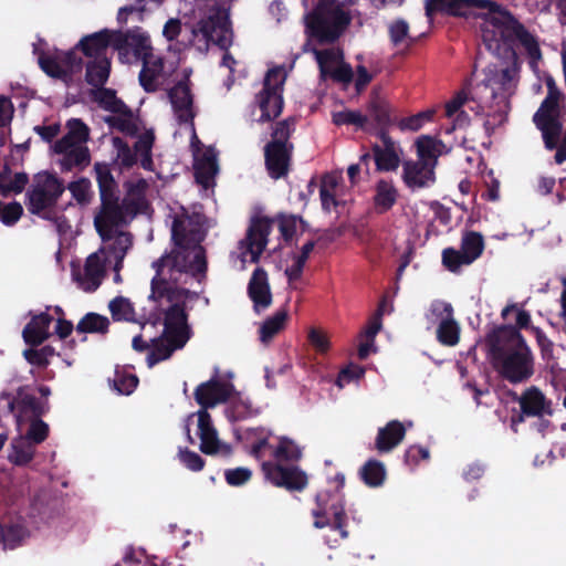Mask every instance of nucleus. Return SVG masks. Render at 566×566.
Wrapping results in <instances>:
<instances>
[{
	"instance_id": "1",
	"label": "nucleus",
	"mask_w": 566,
	"mask_h": 566,
	"mask_svg": "<svg viewBox=\"0 0 566 566\" xmlns=\"http://www.w3.org/2000/svg\"><path fill=\"white\" fill-rule=\"evenodd\" d=\"M206 219L201 212L181 208L174 216L171 235L175 248L153 262L156 271L150 284L156 286L157 295L167 287H186L190 279L205 277L207 261L200 245L206 237Z\"/></svg>"
},
{
	"instance_id": "2",
	"label": "nucleus",
	"mask_w": 566,
	"mask_h": 566,
	"mask_svg": "<svg viewBox=\"0 0 566 566\" xmlns=\"http://www.w3.org/2000/svg\"><path fill=\"white\" fill-rule=\"evenodd\" d=\"M156 291V286L150 284L149 300L165 313V328L160 337L149 338V367L169 358L188 342L190 329L187 324V304L198 297L197 293L187 287H167L160 295Z\"/></svg>"
},
{
	"instance_id": "3",
	"label": "nucleus",
	"mask_w": 566,
	"mask_h": 566,
	"mask_svg": "<svg viewBox=\"0 0 566 566\" xmlns=\"http://www.w3.org/2000/svg\"><path fill=\"white\" fill-rule=\"evenodd\" d=\"M251 454L256 459L266 455L272 460L262 462L264 478L275 486L289 490H302L307 483L305 474L292 464L302 457V450L295 441L287 437H277L275 443L269 441V436H261L251 443Z\"/></svg>"
},
{
	"instance_id": "4",
	"label": "nucleus",
	"mask_w": 566,
	"mask_h": 566,
	"mask_svg": "<svg viewBox=\"0 0 566 566\" xmlns=\"http://www.w3.org/2000/svg\"><path fill=\"white\" fill-rule=\"evenodd\" d=\"M495 370L512 384L526 381L534 374V359L523 336L512 326L494 329L486 337Z\"/></svg>"
},
{
	"instance_id": "5",
	"label": "nucleus",
	"mask_w": 566,
	"mask_h": 566,
	"mask_svg": "<svg viewBox=\"0 0 566 566\" xmlns=\"http://www.w3.org/2000/svg\"><path fill=\"white\" fill-rule=\"evenodd\" d=\"M133 245L132 235L118 232L112 243L103 245L90 254L83 266H72V276L77 286L84 292H94L106 276L107 268L120 271L123 261Z\"/></svg>"
},
{
	"instance_id": "6",
	"label": "nucleus",
	"mask_w": 566,
	"mask_h": 566,
	"mask_svg": "<svg viewBox=\"0 0 566 566\" xmlns=\"http://www.w3.org/2000/svg\"><path fill=\"white\" fill-rule=\"evenodd\" d=\"M231 394V387L218 380H210L199 385L195 391L196 401L202 407L199 411L191 413L186 419L185 430L190 443L195 440L190 434V424L197 423L200 438V450L206 454H216L221 448L217 430L212 426L211 417L207 409L224 402Z\"/></svg>"
},
{
	"instance_id": "7",
	"label": "nucleus",
	"mask_w": 566,
	"mask_h": 566,
	"mask_svg": "<svg viewBox=\"0 0 566 566\" xmlns=\"http://www.w3.org/2000/svg\"><path fill=\"white\" fill-rule=\"evenodd\" d=\"M482 41L489 51L500 53L506 43L516 42L535 66L542 53L537 40L503 7L499 6L491 19L482 27Z\"/></svg>"
},
{
	"instance_id": "8",
	"label": "nucleus",
	"mask_w": 566,
	"mask_h": 566,
	"mask_svg": "<svg viewBox=\"0 0 566 566\" xmlns=\"http://www.w3.org/2000/svg\"><path fill=\"white\" fill-rule=\"evenodd\" d=\"M352 21L345 3L336 0H317L312 11L304 15L305 32L319 42H334Z\"/></svg>"
},
{
	"instance_id": "9",
	"label": "nucleus",
	"mask_w": 566,
	"mask_h": 566,
	"mask_svg": "<svg viewBox=\"0 0 566 566\" xmlns=\"http://www.w3.org/2000/svg\"><path fill=\"white\" fill-rule=\"evenodd\" d=\"M8 407L15 413L17 431L29 441L39 444L49 433V427L40 417L45 413L46 405L27 392L20 391L15 400L9 401Z\"/></svg>"
},
{
	"instance_id": "10",
	"label": "nucleus",
	"mask_w": 566,
	"mask_h": 566,
	"mask_svg": "<svg viewBox=\"0 0 566 566\" xmlns=\"http://www.w3.org/2000/svg\"><path fill=\"white\" fill-rule=\"evenodd\" d=\"M66 127L67 134L54 144V151L61 156L59 164L65 171L84 168L91 160L86 146L90 129L76 118L70 119Z\"/></svg>"
},
{
	"instance_id": "11",
	"label": "nucleus",
	"mask_w": 566,
	"mask_h": 566,
	"mask_svg": "<svg viewBox=\"0 0 566 566\" xmlns=\"http://www.w3.org/2000/svg\"><path fill=\"white\" fill-rule=\"evenodd\" d=\"M192 43L201 52L208 51L210 44L221 49L231 42V31L224 10L212 9L192 29Z\"/></svg>"
},
{
	"instance_id": "12",
	"label": "nucleus",
	"mask_w": 566,
	"mask_h": 566,
	"mask_svg": "<svg viewBox=\"0 0 566 566\" xmlns=\"http://www.w3.org/2000/svg\"><path fill=\"white\" fill-rule=\"evenodd\" d=\"M294 130V122L285 119L275 125L272 140L265 146V164L270 175L277 179L286 175L289 170L293 145L289 143Z\"/></svg>"
},
{
	"instance_id": "13",
	"label": "nucleus",
	"mask_w": 566,
	"mask_h": 566,
	"mask_svg": "<svg viewBox=\"0 0 566 566\" xmlns=\"http://www.w3.org/2000/svg\"><path fill=\"white\" fill-rule=\"evenodd\" d=\"M500 4L491 0H427L426 13L428 17L434 11H444L458 17H474L481 20L482 27L491 19Z\"/></svg>"
},
{
	"instance_id": "14",
	"label": "nucleus",
	"mask_w": 566,
	"mask_h": 566,
	"mask_svg": "<svg viewBox=\"0 0 566 566\" xmlns=\"http://www.w3.org/2000/svg\"><path fill=\"white\" fill-rule=\"evenodd\" d=\"M133 220L117 197L101 198V205L94 212V227L103 243H112L116 234L114 229Z\"/></svg>"
},
{
	"instance_id": "15",
	"label": "nucleus",
	"mask_w": 566,
	"mask_h": 566,
	"mask_svg": "<svg viewBox=\"0 0 566 566\" xmlns=\"http://www.w3.org/2000/svg\"><path fill=\"white\" fill-rule=\"evenodd\" d=\"M286 80L284 67H274L266 73L264 87L256 97L261 109L259 122H269L276 118L283 107L282 90Z\"/></svg>"
},
{
	"instance_id": "16",
	"label": "nucleus",
	"mask_w": 566,
	"mask_h": 566,
	"mask_svg": "<svg viewBox=\"0 0 566 566\" xmlns=\"http://www.w3.org/2000/svg\"><path fill=\"white\" fill-rule=\"evenodd\" d=\"M559 96L560 93L558 90H551L533 117L536 127L543 134L546 147L549 149L557 146L563 128L558 105Z\"/></svg>"
},
{
	"instance_id": "17",
	"label": "nucleus",
	"mask_w": 566,
	"mask_h": 566,
	"mask_svg": "<svg viewBox=\"0 0 566 566\" xmlns=\"http://www.w3.org/2000/svg\"><path fill=\"white\" fill-rule=\"evenodd\" d=\"M64 191V185L56 176L49 172L38 174L29 195V209L33 213L51 207Z\"/></svg>"
},
{
	"instance_id": "18",
	"label": "nucleus",
	"mask_w": 566,
	"mask_h": 566,
	"mask_svg": "<svg viewBox=\"0 0 566 566\" xmlns=\"http://www.w3.org/2000/svg\"><path fill=\"white\" fill-rule=\"evenodd\" d=\"M175 70L172 61H166L161 55L153 53L143 61L139 82L147 92H155L167 83Z\"/></svg>"
},
{
	"instance_id": "19",
	"label": "nucleus",
	"mask_w": 566,
	"mask_h": 566,
	"mask_svg": "<svg viewBox=\"0 0 566 566\" xmlns=\"http://www.w3.org/2000/svg\"><path fill=\"white\" fill-rule=\"evenodd\" d=\"M319 66L321 77L327 76L342 83H349L353 80V70L349 64L343 61L340 50L331 48L326 50H313Z\"/></svg>"
},
{
	"instance_id": "20",
	"label": "nucleus",
	"mask_w": 566,
	"mask_h": 566,
	"mask_svg": "<svg viewBox=\"0 0 566 566\" xmlns=\"http://www.w3.org/2000/svg\"><path fill=\"white\" fill-rule=\"evenodd\" d=\"M271 222L266 218H255L251 221L247 237L240 241L242 259L250 254L251 262H258L268 243Z\"/></svg>"
},
{
	"instance_id": "21",
	"label": "nucleus",
	"mask_w": 566,
	"mask_h": 566,
	"mask_svg": "<svg viewBox=\"0 0 566 566\" xmlns=\"http://www.w3.org/2000/svg\"><path fill=\"white\" fill-rule=\"evenodd\" d=\"M115 49L129 61V54L144 61L154 53L149 36L139 29L115 33Z\"/></svg>"
},
{
	"instance_id": "22",
	"label": "nucleus",
	"mask_w": 566,
	"mask_h": 566,
	"mask_svg": "<svg viewBox=\"0 0 566 566\" xmlns=\"http://www.w3.org/2000/svg\"><path fill=\"white\" fill-rule=\"evenodd\" d=\"M200 144L196 135L192 136L191 147L195 158V176L198 184L203 188H209L213 185L214 177L218 172V165L216 154L212 149L201 150L198 145Z\"/></svg>"
},
{
	"instance_id": "23",
	"label": "nucleus",
	"mask_w": 566,
	"mask_h": 566,
	"mask_svg": "<svg viewBox=\"0 0 566 566\" xmlns=\"http://www.w3.org/2000/svg\"><path fill=\"white\" fill-rule=\"evenodd\" d=\"M39 64L49 76L64 80L80 69L81 61L73 52H59L41 55Z\"/></svg>"
},
{
	"instance_id": "24",
	"label": "nucleus",
	"mask_w": 566,
	"mask_h": 566,
	"mask_svg": "<svg viewBox=\"0 0 566 566\" xmlns=\"http://www.w3.org/2000/svg\"><path fill=\"white\" fill-rule=\"evenodd\" d=\"M319 196L325 211H332L346 203L345 186L342 177L336 174H327L322 178Z\"/></svg>"
},
{
	"instance_id": "25",
	"label": "nucleus",
	"mask_w": 566,
	"mask_h": 566,
	"mask_svg": "<svg viewBox=\"0 0 566 566\" xmlns=\"http://www.w3.org/2000/svg\"><path fill=\"white\" fill-rule=\"evenodd\" d=\"M373 150L379 170L391 171L398 168L401 150L386 133L380 134V143L375 144Z\"/></svg>"
},
{
	"instance_id": "26",
	"label": "nucleus",
	"mask_w": 566,
	"mask_h": 566,
	"mask_svg": "<svg viewBox=\"0 0 566 566\" xmlns=\"http://www.w3.org/2000/svg\"><path fill=\"white\" fill-rule=\"evenodd\" d=\"M434 168L420 159L405 161L402 179L411 189L428 187L434 182Z\"/></svg>"
},
{
	"instance_id": "27",
	"label": "nucleus",
	"mask_w": 566,
	"mask_h": 566,
	"mask_svg": "<svg viewBox=\"0 0 566 566\" xmlns=\"http://www.w3.org/2000/svg\"><path fill=\"white\" fill-rule=\"evenodd\" d=\"M126 190L122 205L133 217L147 208L146 191L148 182L143 178H132L124 184Z\"/></svg>"
},
{
	"instance_id": "28",
	"label": "nucleus",
	"mask_w": 566,
	"mask_h": 566,
	"mask_svg": "<svg viewBox=\"0 0 566 566\" xmlns=\"http://www.w3.org/2000/svg\"><path fill=\"white\" fill-rule=\"evenodd\" d=\"M248 293L253 301L254 310L261 312L268 308L272 303V294L268 281L266 272L258 268L249 282Z\"/></svg>"
},
{
	"instance_id": "29",
	"label": "nucleus",
	"mask_w": 566,
	"mask_h": 566,
	"mask_svg": "<svg viewBox=\"0 0 566 566\" xmlns=\"http://www.w3.org/2000/svg\"><path fill=\"white\" fill-rule=\"evenodd\" d=\"M169 98L178 120L191 123L195 117V109L187 83L180 82L172 87L169 92Z\"/></svg>"
},
{
	"instance_id": "30",
	"label": "nucleus",
	"mask_w": 566,
	"mask_h": 566,
	"mask_svg": "<svg viewBox=\"0 0 566 566\" xmlns=\"http://www.w3.org/2000/svg\"><path fill=\"white\" fill-rule=\"evenodd\" d=\"M520 407L524 415L530 417H543L552 415V403L536 387L526 389L518 398Z\"/></svg>"
},
{
	"instance_id": "31",
	"label": "nucleus",
	"mask_w": 566,
	"mask_h": 566,
	"mask_svg": "<svg viewBox=\"0 0 566 566\" xmlns=\"http://www.w3.org/2000/svg\"><path fill=\"white\" fill-rule=\"evenodd\" d=\"M52 316L41 313L32 317L30 323L25 325L22 332L23 339L27 344L38 346L49 337V327Z\"/></svg>"
},
{
	"instance_id": "32",
	"label": "nucleus",
	"mask_w": 566,
	"mask_h": 566,
	"mask_svg": "<svg viewBox=\"0 0 566 566\" xmlns=\"http://www.w3.org/2000/svg\"><path fill=\"white\" fill-rule=\"evenodd\" d=\"M406 429L397 420L388 422L380 428L376 438V448L379 452H389L396 448L405 438Z\"/></svg>"
},
{
	"instance_id": "33",
	"label": "nucleus",
	"mask_w": 566,
	"mask_h": 566,
	"mask_svg": "<svg viewBox=\"0 0 566 566\" xmlns=\"http://www.w3.org/2000/svg\"><path fill=\"white\" fill-rule=\"evenodd\" d=\"M115 33L109 31H102L86 36L81 41L82 49L87 56L106 57L105 51L108 45L115 49Z\"/></svg>"
},
{
	"instance_id": "34",
	"label": "nucleus",
	"mask_w": 566,
	"mask_h": 566,
	"mask_svg": "<svg viewBox=\"0 0 566 566\" xmlns=\"http://www.w3.org/2000/svg\"><path fill=\"white\" fill-rule=\"evenodd\" d=\"M109 127L117 129L125 135L134 136L137 130V120L133 112L125 105L123 111H118L105 117Z\"/></svg>"
},
{
	"instance_id": "35",
	"label": "nucleus",
	"mask_w": 566,
	"mask_h": 566,
	"mask_svg": "<svg viewBox=\"0 0 566 566\" xmlns=\"http://www.w3.org/2000/svg\"><path fill=\"white\" fill-rule=\"evenodd\" d=\"M418 159L436 167L442 154L443 144L430 136H421L416 142Z\"/></svg>"
},
{
	"instance_id": "36",
	"label": "nucleus",
	"mask_w": 566,
	"mask_h": 566,
	"mask_svg": "<svg viewBox=\"0 0 566 566\" xmlns=\"http://www.w3.org/2000/svg\"><path fill=\"white\" fill-rule=\"evenodd\" d=\"M91 98L101 108L111 112L112 114L123 111L125 104L117 98L115 91L104 87L93 88L90 92Z\"/></svg>"
},
{
	"instance_id": "37",
	"label": "nucleus",
	"mask_w": 566,
	"mask_h": 566,
	"mask_svg": "<svg viewBox=\"0 0 566 566\" xmlns=\"http://www.w3.org/2000/svg\"><path fill=\"white\" fill-rule=\"evenodd\" d=\"M109 75V61L107 57H97L87 64L86 67V81L95 86V88L102 87Z\"/></svg>"
},
{
	"instance_id": "38",
	"label": "nucleus",
	"mask_w": 566,
	"mask_h": 566,
	"mask_svg": "<svg viewBox=\"0 0 566 566\" xmlns=\"http://www.w3.org/2000/svg\"><path fill=\"white\" fill-rule=\"evenodd\" d=\"M287 321L286 311H279L272 317L268 318L260 326V340L263 344H269L272 338L283 331Z\"/></svg>"
},
{
	"instance_id": "39",
	"label": "nucleus",
	"mask_w": 566,
	"mask_h": 566,
	"mask_svg": "<svg viewBox=\"0 0 566 566\" xmlns=\"http://www.w3.org/2000/svg\"><path fill=\"white\" fill-rule=\"evenodd\" d=\"M35 446V443L18 433V436L12 440V453L10 454V460L19 465L29 463L33 459Z\"/></svg>"
},
{
	"instance_id": "40",
	"label": "nucleus",
	"mask_w": 566,
	"mask_h": 566,
	"mask_svg": "<svg viewBox=\"0 0 566 566\" xmlns=\"http://www.w3.org/2000/svg\"><path fill=\"white\" fill-rule=\"evenodd\" d=\"M484 248L483 237L478 232H469L462 238L461 251L464 254L465 264L476 260Z\"/></svg>"
},
{
	"instance_id": "41",
	"label": "nucleus",
	"mask_w": 566,
	"mask_h": 566,
	"mask_svg": "<svg viewBox=\"0 0 566 566\" xmlns=\"http://www.w3.org/2000/svg\"><path fill=\"white\" fill-rule=\"evenodd\" d=\"M96 180L99 189V198L116 197V182L107 165L96 163L94 166Z\"/></svg>"
},
{
	"instance_id": "42",
	"label": "nucleus",
	"mask_w": 566,
	"mask_h": 566,
	"mask_svg": "<svg viewBox=\"0 0 566 566\" xmlns=\"http://www.w3.org/2000/svg\"><path fill=\"white\" fill-rule=\"evenodd\" d=\"M397 200V190L392 184L381 180L377 184L375 205L379 211H387Z\"/></svg>"
},
{
	"instance_id": "43",
	"label": "nucleus",
	"mask_w": 566,
	"mask_h": 566,
	"mask_svg": "<svg viewBox=\"0 0 566 566\" xmlns=\"http://www.w3.org/2000/svg\"><path fill=\"white\" fill-rule=\"evenodd\" d=\"M109 326V319L106 316L87 313L76 325L78 333H105Z\"/></svg>"
},
{
	"instance_id": "44",
	"label": "nucleus",
	"mask_w": 566,
	"mask_h": 566,
	"mask_svg": "<svg viewBox=\"0 0 566 566\" xmlns=\"http://www.w3.org/2000/svg\"><path fill=\"white\" fill-rule=\"evenodd\" d=\"M108 308L115 321L133 322L136 319L134 306L130 303V301L126 297H115L109 302Z\"/></svg>"
},
{
	"instance_id": "45",
	"label": "nucleus",
	"mask_w": 566,
	"mask_h": 566,
	"mask_svg": "<svg viewBox=\"0 0 566 566\" xmlns=\"http://www.w3.org/2000/svg\"><path fill=\"white\" fill-rule=\"evenodd\" d=\"M386 475L385 467L376 460L368 461L361 469V478L370 486L382 484Z\"/></svg>"
},
{
	"instance_id": "46",
	"label": "nucleus",
	"mask_w": 566,
	"mask_h": 566,
	"mask_svg": "<svg viewBox=\"0 0 566 566\" xmlns=\"http://www.w3.org/2000/svg\"><path fill=\"white\" fill-rule=\"evenodd\" d=\"M27 536V531L20 524L1 525L0 543L4 548H13Z\"/></svg>"
},
{
	"instance_id": "47",
	"label": "nucleus",
	"mask_w": 566,
	"mask_h": 566,
	"mask_svg": "<svg viewBox=\"0 0 566 566\" xmlns=\"http://www.w3.org/2000/svg\"><path fill=\"white\" fill-rule=\"evenodd\" d=\"M459 326L451 317L439 323L437 336L440 343L447 346H454L459 342Z\"/></svg>"
},
{
	"instance_id": "48",
	"label": "nucleus",
	"mask_w": 566,
	"mask_h": 566,
	"mask_svg": "<svg viewBox=\"0 0 566 566\" xmlns=\"http://www.w3.org/2000/svg\"><path fill=\"white\" fill-rule=\"evenodd\" d=\"M370 117L379 125L385 126L390 122V107L379 97L374 98L368 106Z\"/></svg>"
},
{
	"instance_id": "49",
	"label": "nucleus",
	"mask_w": 566,
	"mask_h": 566,
	"mask_svg": "<svg viewBox=\"0 0 566 566\" xmlns=\"http://www.w3.org/2000/svg\"><path fill=\"white\" fill-rule=\"evenodd\" d=\"M112 144L116 149V163L122 167H130L135 164V153L132 151L129 146L120 138L113 137Z\"/></svg>"
},
{
	"instance_id": "50",
	"label": "nucleus",
	"mask_w": 566,
	"mask_h": 566,
	"mask_svg": "<svg viewBox=\"0 0 566 566\" xmlns=\"http://www.w3.org/2000/svg\"><path fill=\"white\" fill-rule=\"evenodd\" d=\"M409 25L405 20H396L389 25L390 40L396 46H407L410 42Z\"/></svg>"
},
{
	"instance_id": "51",
	"label": "nucleus",
	"mask_w": 566,
	"mask_h": 566,
	"mask_svg": "<svg viewBox=\"0 0 566 566\" xmlns=\"http://www.w3.org/2000/svg\"><path fill=\"white\" fill-rule=\"evenodd\" d=\"M67 188L78 203L86 205L91 201L93 193L91 189V181L88 179L81 178L71 182Z\"/></svg>"
},
{
	"instance_id": "52",
	"label": "nucleus",
	"mask_w": 566,
	"mask_h": 566,
	"mask_svg": "<svg viewBox=\"0 0 566 566\" xmlns=\"http://www.w3.org/2000/svg\"><path fill=\"white\" fill-rule=\"evenodd\" d=\"M154 143V134L146 132L142 134L135 144L136 151L142 156V166L149 169L151 166L150 149Z\"/></svg>"
},
{
	"instance_id": "53",
	"label": "nucleus",
	"mask_w": 566,
	"mask_h": 566,
	"mask_svg": "<svg viewBox=\"0 0 566 566\" xmlns=\"http://www.w3.org/2000/svg\"><path fill=\"white\" fill-rule=\"evenodd\" d=\"M333 122L336 125L352 124L363 127L367 122V117L359 112L344 109L333 113Z\"/></svg>"
},
{
	"instance_id": "54",
	"label": "nucleus",
	"mask_w": 566,
	"mask_h": 566,
	"mask_svg": "<svg viewBox=\"0 0 566 566\" xmlns=\"http://www.w3.org/2000/svg\"><path fill=\"white\" fill-rule=\"evenodd\" d=\"M513 78V72L509 67L497 69L489 67L486 71V81L489 85H499L505 87Z\"/></svg>"
},
{
	"instance_id": "55",
	"label": "nucleus",
	"mask_w": 566,
	"mask_h": 566,
	"mask_svg": "<svg viewBox=\"0 0 566 566\" xmlns=\"http://www.w3.org/2000/svg\"><path fill=\"white\" fill-rule=\"evenodd\" d=\"M23 355L30 364L44 367L54 355V349L51 346H44L41 349H27Z\"/></svg>"
},
{
	"instance_id": "56",
	"label": "nucleus",
	"mask_w": 566,
	"mask_h": 566,
	"mask_svg": "<svg viewBox=\"0 0 566 566\" xmlns=\"http://www.w3.org/2000/svg\"><path fill=\"white\" fill-rule=\"evenodd\" d=\"M432 115H433L432 111H426V112L419 113L417 115L401 119L399 122L398 126L401 130L416 132L422 127L424 122L430 120Z\"/></svg>"
},
{
	"instance_id": "57",
	"label": "nucleus",
	"mask_w": 566,
	"mask_h": 566,
	"mask_svg": "<svg viewBox=\"0 0 566 566\" xmlns=\"http://www.w3.org/2000/svg\"><path fill=\"white\" fill-rule=\"evenodd\" d=\"M427 317L432 323L449 319L452 317V307L449 303L442 301H434L430 306V311Z\"/></svg>"
},
{
	"instance_id": "58",
	"label": "nucleus",
	"mask_w": 566,
	"mask_h": 566,
	"mask_svg": "<svg viewBox=\"0 0 566 566\" xmlns=\"http://www.w3.org/2000/svg\"><path fill=\"white\" fill-rule=\"evenodd\" d=\"M442 262L450 271H457L461 265H467L462 251L454 249H444L442 252Z\"/></svg>"
},
{
	"instance_id": "59",
	"label": "nucleus",
	"mask_w": 566,
	"mask_h": 566,
	"mask_svg": "<svg viewBox=\"0 0 566 566\" xmlns=\"http://www.w3.org/2000/svg\"><path fill=\"white\" fill-rule=\"evenodd\" d=\"M178 457L181 463L191 471H200L205 465L202 458L196 452L179 450Z\"/></svg>"
},
{
	"instance_id": "60",
	"label": "nucleus",
	"mask_w": 566,
	"mask_h": 566,
	"mask_svg": "<svg viewBox=\"0 0 566 566\" xmlns=\"http://www.w3.org/2000/svg\"><path fill=\"white\" fill-rule=\"evenodd\" d=\"M302 220L295 216L282 217L280 220V231L285 239H291L297 231Z\"/></svg>"
},
{
	"instance_id": "61",
	"label": "nucleus",
	"mask_w": 566,
	"mask_h": 566,
	"mask_svg": "<svg viewBox=\"0 0 566 566\" xmlns=\"http://www.w3.org/2000/svg\"><path fill=\"white\" fill-rule=\"evenodd\" d=\"M364 374L365 369L363 367L350 365L339 373L336 384L339 388H343L346 382L350 381L352 379H358L363 377Z\"/></svg>"
},
{
	"instance_id": "62",
	"label": "nucleus",
	"mask_w": 566,
	"mask_h": 566,
	"mask_svg": "<svg viewBox=\"0 0 566 566\" xmlns=\"http://www.w3.org/2000/svg\"><path fill=\"white\" fill-rule=\"evenodd\" d=\"M251 471L245 468H237L226 472V480L231 485H240L249 481Z\"/></svg>"
},
{
	"instance_id": "63",
	"label": "nucleus",
	"mask_w": 566,
	"mask_h": 566,
	"mask_svg": "<svg viewBox=\"0 0 566 566\" xmlns=\"http://www.w3.org/2000/svg\"><path fill=\"white\" fill-rule=\"evenodd\" d=\"M22 206L18 202H11L7 205L2 212H1V219L3 223L6 224H12L19 220V218L22 214Z\"/></svg>"
},
{
	"instance_id": "64",
	"label": "nucleus",
	"mask_w": 566,
	"mask_h": 566,
	"mask_svg": "<svg viewBox=\"0 0 566 566\" xmlns=\"http://www.w3.org/2000/svg\"><path fill=\"white\" fill-rule=\"evenodd\" d=\"M308 339L311 344L321 353H325L329 348V340L327 336L317 329L310 331Z\"/></svg>"
}]
</instances>
